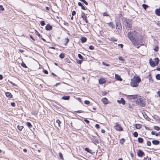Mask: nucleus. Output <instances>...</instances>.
Wrapping results in <instances>:
<instances>
[{
  "label": "nucleus",
  "instance_id": "9d476101",
  "mask_svg": "<svg viewBox=\"0 0 160 160\" xmlns=\"http://www.w3.org/2000/svg\"><path fill=\"white\" fill-rule=\"evenodd\" d=\"M117 102L119 103H122L123 105H124L125 104V101L122 98H121L120 100H117Z\"/></svg>",
  "mask_w": 160,
  "mask_h": 160
},
{
  "label": "nucleus",
  "instance_id": "c9c22d12",
  "mask_svg": "<svg viewBox=\"0 0 160 160\" xmlns=\"http://www.w3.org/2000/svg\"><path fill=\"white\" fill-rule=\"evenodd\" d=\"M21 65L23 67L25 68H27V66L26 65L25 63L23 62H22V63H21Z\"/></svg>",
  "mask_w": 160,
  "mask_h": 160
},
{
  "label": "nucleus",
  "instance_id": "09e8293b",
  "mask_svg": "<svg viewBox=\"0 0 160 160\" xmlns=\"http://www.w3.org/2000/svg\"><path fill=\"white\" fill-rule=\"evenodd\" d=\"M82 2H83L85 3V4L86 5H88V3L85 0H80Z\"/></svg>",
  "mask_w": 160,
  "mask_h": 160
},
{
  "label": "nucleus",
  "instance_id": "1a4fd4ad",
  "mask_svg": "<svg viewBox=\"0 0 160 160\" xmlns=\"http://www.w3.org/2000/svg\"><path fill=\"white\" fill-rule=\"evenodd\" d=\"M127 98L128 99H129V100H132V99H134L136 98H137V96L136 95H127Z\"/></svg>",
  "mask_w": 160,
  "mask_h": 160
},
{
  "label": "nucleus",
  "instance_id": "72a5a7b5",
  "mask_svg": "<svg viewBox=\"0 0 160 160\" xmlns=\"http://www.w3.org/2000/svg\"><path fill=\"white\" fill-rule=\"evenodd\" d=\"M78 57L79 58V59H80L81 60H83V58L81 54H78Z\"/></svg>",
  "mask_w": 160,
  "mask_h": 160
},
{
  "label": "nucleus",
  "instance_id": "2f4dec72",
  "mask_svg": "<svg viewBox=\"0 0 160 160\" xmlns=\"http://www.w3.org/2000/svg\"><path fill=\"white\" fill-rule=\"evenodd\" d=\"M65 57V55L64 53H61L59 55V58L61 59Z\"/></svg>",
  "mask_w": 160,
  "mask_h": 160
},
{
  "label": "nucleus",
  "instance_id": "f3484780",
  "mask_svg": "<svg viewBox=\"0 0 160 160\" xmlns=\"http://www.w3.org/2000/svg\"><path fill=\"white\" fill-rule=\"evenodd\" d=\"M106 82L105 80L103 79H100L99 80V83L100 84H102L105 83Z\"/></svg>",
  "mask_w": 160,
  "mask_h": 160
},
{
  "label": "nucleus",
  "instance_id": "0e129e2a",
  "mask_svg": "<svg viewBox=\"0 0 160 160\" xmlns=\"http://www.w3.org/2000/svg\"><path fill=\"white\" fill-rule=\"evenodd\" d=\"M85 16H86V15H85V13H84L83 12H82L81 13V18H83Z\"/></svg>",
  "mask_w": 160,
  "mask_h": 160
},
{
  "label": "nucleus",
  "instance_id": "20e7f679",
  "mask_svg": "<svg viewBox=\"0 0 160 160\" xmlns=\"http://www.w3.org/2000/svg\"><path fill=\"white\" fill-rule=\"evenodd\" d=\"M137 101H136V103L142 107H144L145 106L146 104L145 100L140 96L139 98H137Z\"/></svg>",
  "mask_w": 160,
  "mask_h": 160
},
{
  "label": "nucleus",
  "instance_id": "423d86ee",
  "mask_svg": "<svg viewBox=\"0 0 160 160\" xmlns=\"http://www.w3.org/2000/svg\"><path fill=\"white\" fill-rule=\"evenodd\" d=\"M116 29L119 30L120 31H121L122 30V28L121 23L119 21H118L116 22Z\"/></svg>",
  "mask_w": 160,
  "mask_h": 160
},
{
  "label": "nucleus",
  "instance_id": "bb28decb",
  "mask_svg": "<svg viewBox=\"0 0 160 160\" xmlns=\"http://www.w3.org/2000/svg\"><path fill=\"white\" fill-rule=\"evenodd\" d=\"M26 125L27 126H28V127L30 128L32 127V125L31 124V123L29 122H26Z\"/></svg>",
  "mask_w": 160,
  "mask_h": 160
},
{
  "label": "nucleus",
  "instance_id": "6e6552de",
  "mask_svg": "<svg viewBox=\"0 0 160 160\" xmlns=\"http://www.w3.org/2000/svg\"><path fill=\"white\" fill-rule=\"evenodd\" d=\"M137 154L138 157H142L143 156L145 155L144 152L141 150H139L137 152Z\"/></svg>",
  "mask_w": 160,
  "mask_h": 160
},
{
  "label": "nucleus",
  "instance_id": "f8f14e48",
  "mask_svg": "<svg viewBox=\"0 0 160 160\" xmlns=\"http://www.w3.org/2000/svg\"><path fill=\"white\" fill-rule=\"evenodd\" d=\"M5 94L7 98H12V95L9 92H5Z\"/></svg>",
  "mask_w": 160,
  "mask_h": 160
},
{
  "label": "nucleus",
  "instance_id": "680f3d73",
  "mask_svg": "<svg viewBox=\"0 0 160 160\" xmlns=\"http://www.w3.org/2000/svg\"><path fill=\"white\" fill-rule=\"evenodd\" d=\"M151 142L149 141H148L147 142V145L148 146H150L151 145Z\"/></svg>",
  "mask_w": 160,
  "mask_h": 160
},
{
  "label": "nucleus",
  "instance_id": "a878e982",
  "mask_svg": "<svg viewBox=\"0 0 160 160\" xmlns=\"http://www.w3.org/2000/svg\"><path fill=\"white\" fill-rule=\"evenodd\" d=\"M119 18H120V19L122 20V21H123V19H123V18H126L125 17H123V16L122 15V14H121V13H120L119 14Z\"/></svg>",
  "mask_w": 160,
  "mask_h": 160
},
{
  "label": "nucleus",
  "instance_id": "c03bdc74",
  "mask_svg": "<svg viewBox=\"0 0 160 160\" xmlns=\"http://www.w3.org/2000/svg\"><path fill=\"white\" fill-rule=\"evenodd\" d=\"M84 103L86 104L89 105L90 104V102L88 100H85L84 101Z\"/></svg>",
  "mask_w": 160,
  "mask_h": 160
},
{
  "label": "nucleus",
  "instance_id": "c85d7f7f",
  "mask_svg": "<svg viewBox=\"0 0 160 160\" xmlns=\"http://www.w3.org/2000/svg\"><path fill=\"white\" fill-rule=\"evenodd\" d=\"M23 126H19V125H18L17 126L18 129L20 131H22V129H23Z\"/></svg>",
  "mask_w": 160,
  "mask_h": 160
},
{
  "label": "nucleus",
  "instance_id": "5fc2aeb1",
  "mask_svg": "<svg viewBox=\"0 0 160 160\" xmlns=\"http://www.w3.org/2000/svg\"><path fill=\"white\" fill-rule=\"evenodd\" d=\"M151 158H148L147 156V157H145L143 160H151Z\"/></svg>",
  "mask_w": 160,
  "mask_h": 160
},
{
  "label": "nucleus",
  "instance_id": "5701e85b",
  "mask_svg": "<svg viewBox=\"0 0 160 160\" xmlns=\"http://www.w3.org/2000/svg\"><path fill=\"white\" fill-rule=\"evenodd\" d=\"M108 39L111 41H113L114 42H117L118 41L117 39H116L114 37H110V38H108Z\"/></svg>",
  "mask_w": 160,
  "mask_h": 160
},
{
  "label": "nucleus",
  "instance_id": "412c9836",
  "mask_svg": "<svg viewBox=\"0 0 160 160\" xmlns=\"http://www.w3.org/2000/svg\"><path fill=\"white\" fill-rule=\"evenodd\" d=\"M70 97L69 96H64L63 97H62V99L64 100H69L70 99Z\"/></svg>",
  "mask_w": 160,
  "mask_h": 160
},
{
  "label": "nucleus",
  "instance_id": "e433bc0d",
  "mask_svg": "<svg viewBox=\"0 0 160 160\" xmlns=\"http://www.w3.org/2000/svg\"><path fill=\"white\" fill-rule=\"evenodd\" d=\"M156 78L157 79L160 80V74H157L156 75Z\"/></svg>",
  "mask_w": 160,
  "mask_h": 160
},
{
  "label": "nucleus",
  "instance_id": "393cba45",
  "mask_svg": "<svg viewBox=\"0 0 160 160\" xmlns=\"http://www.w3.org/2000/svg\"><path fill=\"white\" fill-rule=\"evenodd\" d=\"M138 140L140 143H142L143 142V139L142 138L139 137L138 138Z\"/></svg>",
  "mask_w": 160,
  "mask_h": 160
},
{
  "label": "nucleus",
  "instance_id": "79ce46f5",
  "mask_svg": "<svg viewBox=\"0 0 160 160\" xmlns=\"http://www.w3.org/2000/svg\"><path fill=\"white\" fill-rule=\"evenodd\" d=\"M85 150L88 152H90L91 151V150L89 149V148H86L85 149Z\"/></svg>",
  "mask_w": 160,
  "mask_h": 160
},
{
  "label": "nucleus",
  "instance_id": "39448f33",
  "mask_svg": "<svg viewBox=\"0 0 160 160\" xmlns=\"http://www.w3.org/2000/svg\"><path fill=\"white\" fill-rule=\"evenodd\" d=\"M91 140L93 141V142L95 143H99L98 138V137L94 136L93 135H90L89 137Z\"/></svg>",
  "mask_w": 160,
  "mask_h": 160
},
{
  "label": "nucleus",
  "instance_id": "4c0bfd02",
  "mask_svg": "<svg viewBox=\"0 0 160 160\" xmlns=\"http://www.w3.org/2000/svg\"><path fill=\"white\" fill-rule=\"evenodd\" d=\"M65 41L66 42L64 44L65 45H66L68 43V42L69 41V40L68 38H65Z\"/></svg>",
  "mask_w": 160,
  "mask_h": 160
},
{
  "label": "nucleus",
  "instance_id": "aec40b11",
  "mask_svg": "<svg viewBox=\"0 0 160 160\" xmlns=\"http://www.w3.org/2000/svg\"><path fill=\"white\" fill-rule=\"evenodd\" d=\"M80 40L81 41V42L82 43H84L86 42L87 39L85 37H81Z\"/></svg>",
  "mask_w": 160,
  "mask_h": 160
},
{
  "label": "nucleus",
  "instance_id": "3c124183",
  "mask_svg": "<svg viewBox=\"0 0 160 160\" xmlns=\"http://www.w3.org/2000/svg\"><path fill=\"white\" fill-rule=\"evenodd\" d=\"M75 112H76L77 113H84L85 112L82 111V110H78L77 111H75Z\"/></svg>",
  "mask_w": 160,
  "mask_h": 160
},
{
  "label": "nucleus",
  "instance_id": "f257e3e1",
  "mask_svg": "<svg viewBox=\"0 0 160 160\" xmlns=\"http://www.w3.org/2000/svg\"><path fill=\"white\" fill-rule=\"evenodd\" d=\"M127 36L134 45L140 44V43L142 42V35L139 33L135 31L129 32Z\"/></svg>",
  "mask_w": 160,
  "mask_h": 160
},
{
  "label": "nucleus",
  "instance_id": "2eb2a0df",
  "mask_svg": "<svg viewBox=\"0 0 160 160\" xmlns=\"http://www.w3.org/2000/svg\"><path fill=\"white\" fill-rule=\"evenodd\" d=\"M115 79L117 80L120 81H122V79L121 78L120 76L119 75H118L117 74H115Z\"/></svg>",
  "mask_w": 160,
  "mask_h": 160
},
{
  "label": "nucleus",
  "instance_id": "cd10ccee",
  "mask_svg": "<svg viewBox=\"0 0 160 160\" xmlns=\"http://www.w3.org/2000/svg\"><path fill=\"white\" fill-rule=\"evenodd\" d=\"M142 7L144 9L146 10V9L148 8L149 6L147 4H143L142 5Z\"/></svg>",
  "mask_w": 160,
  "mask_h": 160
},
{
  "label": "nucleus",
  "instance_id": "b1692460",
  "mask_svg": "<svg viewBox=\"0 0 160 160\" xmlns=\"http://www.w3.org/2000/svg\"><path fill=\"white\" fill-rule=\"evenodd\" d=\"M135 127L137 129H140L142 128V125L140 124H135Z\"/></svg>",
  "mask_w": 160,
  "mask_h": 160
},
{
  "label": "nucleus",
  "instance_id": "dca6fc26",
  "mask_svg": "<svg viewBox=\"0 0 160 160\" xmlns=\"http://www.w3.org/2000/svg\"><path fill=\"white\" fill-rule=\"evenodd\" d=\"M152 142L154 145H158L159 144L160 142L158 140H154L152 141Z\"/></svg>",
  "mask_w": 160,
  "mask_h": 160
},
{
  "label": "nucleus",
  "instance_id": "13d9d810",
  "mask_svg": "<svg viewBox=\"0 0 160 160\" xmlns=\"http://www.w3.org/2000/svg\"><path fill=\"white\" fill-rule=\"evenodd\" d=\"M43 72L45 74H48V71L44 69L43 70Z\"/></svg>",
  "mask_w": 160,
  "mask_h": 160
},
{
  "label": "nucleus",
  "instance_id": "7c9ffc66",
  "mask_svg": "<svg viewBox=\"0 0 160 160\" xmlns=\"http://www.w3.org/2000/svg\"><path fill=\"white\" fill-rule=\"evenodd\" d=\"M82 18H83V20L86 23H88V20L87 19V17L86 16Z\"/></svg>",
  "mask_w": 160,
  "mask_h": 160
},
{
  "label": "nucleus",
  "instance_id": "49530a36",
  "mask_svg": "<svg viewBox=\"0 0 160 160\" xmlns=\"http://www.w3.org/2000/svg\"><path fill=\"white\" fill-rule=\"evenodd\" d=\"M146 116H144V118L148 121H150L151 120V118H149L147 115H146Z\"/></svg>",
  "mask_w": 160,
  "mask_h": 160
},
{
  "label": "nucleus",
  "instance_id": "603ef678",
  "mask_svg": "<svg viewBox=\"0 0 160 160\" xmlns=\"http://www.w3.org/2000/svg\"><path fill=\"white\" fill-rule=\"evenodd\" d=\"M89 48L91 50H92L94 49V47L93 46L90 45L89 47Z\"/></svg>",
  "mask_w": 160,
  "mask_h": 160
},
{
  "label": "nucleus",
  "instance_id": "0eeeda50",
  "mask_svg": "<svg viewBox=\"0 0 160 160\" xmlns=\"http://www.w3.org/2000/svg\"><path fill=\"white\" fill-rule=\"evenodd\" d=\"M115 129L117 131H122L123 130V129L121 127L120 125L118 124H117L116 125L114 126Z\"/></svg>",
  "mask_w": 160,
  "mask_h": 160
},
{
  "label": "nucleus",
  "instance_id": "ddd939ff",
  "mask_svg": "<svg viewBox=\"0 0 160 160\" xmlns=\"http://www.w3.org/2000/svg\"><path fill=\"white\" fill-rule=\"evenodd\" d=\"M149 61L150 65L152 67H154L156 66L155 62L151 58H150L149 59Z\"/></svg>",
  "mask_w": 160,
  "mask_h": 160
},
{
  "label": "nucleus",
  "instance_id": "4be33fe9",
  "mask_svg": "<svg viewBox=\"0 0 160 160\" xmlns=\"http://www.w3.org/2000/svg\"><path fill=\"white\" fill-rule=\"evenodd\" d=\"M154 62L155 63V65H158L159 62V60L158 58H156L154 59Z\"/></svg>",
  "mask_w": 160,
  "mask_h": 160
},
{
  "label": "nucleus",
  "instance_id": "a211bd4d",
  "mask_svg": "<svg viewBox=\"0 0 160 160\" xmlns=\"http://www.w3.org/2000/svg\"><path fill=\"white\" fill-rule=\"evenodd\" d=\"M107 24L109 27H111L112 29L114 28L115 27V26L114 24H113L112 22H109V23H108Z\"/></svg>",
  "mask_w": 160,
  "mask_h": 160
},
{
  "label": "nucleus",
  "instance_id": "8fccbe9b",
  "mask_svg": "<svg viewBox=\"0 0 160 160\" xmlns=\"http://www.w3.org/2000/svg\"><path fill=\"white\" fill-rule=\"evenodd\" d=\"M8 82L10 83L11 84H12V85L14 86H16V84L14 83H13L12 82L10 81L9 80H8Z\"/></svg>",
  "mask_w": 160,
  "mask_h": 160
},
{
  "label": "nucleus",
  "instance_id": "69168bd1",
  "mask_svg": "<svg viewBox=\"0 0 160 160\" xmlns=\"http://www.w3.org/2000/svg\"><path fill=\"white\" fill-rule=\"evenodd\" d=\"M84 121L87 124H89L90 122L89 120L85 119L84 120Z\"/></svg>",
  "mask_w": 160,
  "mask_h": 160
},
{
  "label": "nucleus",
  "instance_id": "bf43d9fd",
  "mask_svg": "<svg viewBox=\"0 0 160 160\" xmlns=\"http://www.w3.org/2000/svg\"><path fill=\"white\" fill-rule=\"evenodd\" d=\"M154 50L156 52L158 51V46L156 47L154 49Z\"/></svg>",
  "mask_w": 160,
  "mask_h": 160
},
{
  "label": "nucleus",
  "instance_id": "9b49d317",
  "mask_svg": "<svg viewBox=\"0 0 160 160\" xmlns=\"http://www.w3.org/2000/svg\"><path fill=\"white\" fill-rule=\"evenodd\" d=\"M52 28V27L49 24H47L45 27L46 29L48 31L51 30Z\"/></svg>",
  "mask_w": 160,
  "mask_h": 160
},
{
  "label": "nucleus",
  "instance_id": "f03ea898",
  "mask_svg": "<svg viewBox=\"0 0 160 160\" xmlns=\"http://www.w3.org/2000/svg\"><path fill=\"white\" fill-rule=\"evenodd\" d=\"M123 21H122V24L126 28H130L132 27L133 21L132 19L129 18H123Z\"/></svg>",
  "mask_w": 160,
  "mask_h": 160
},
{
  "label": "nucleus",
  "instance_id": "f704fd0d",
  "mask_svg": "<svg viewBox=\"0 0 160 160\" xmlns=\"http://www.w3.org/2000/svg\"><path fill=\"white\" fill-rule=\"evenodd\" d=\"M59 156L60 157V158H61V159L62 160H63L64 159L63 158V155L61 152H59Z\"/></svg>",
  "mask_w": 160,
  "mask_h": 160
},
{
  "label": "nucleus",
  "instance_id": "4d7b16f0",
  "mask_svg": "<svg viewBox=\"0 0 160 160\" xmlns=\"http://www.w3.org/2000/svg\"><path fill=\"white\" fill-rule=\"evenodd\" d=\"M95 127L97 129H99L100 128V126L98 124H97L95 125Z\"/></svg>",
  "mask_w": 160,
  "mask_h": 160
},
{
  "label": "nucleus",
  "instance_id": "338daca9",
  "mask_svg": "<svg viewBox=\"0 0 160 160\" xmlns=\"http://www.w3.org/2000/svg\"><path fill=\"white\" fill-rule=\"evenodd\" d=\"M102 64L104 65H106L107 66H109V64L108 63H106L105 62H102Z\"/></svg>",
  "mask_w": 160,
  "mask_h": 160
},
{
  "label": "nucleus",
  "instance_id": "7ed1b4c3",
  "mask_svg": "<svg viewBox=\"0 0 160 160\" xmlns=\"http://www.w3.org/2000/svg\"><path fill=\"white\" fill-rule=\"evenodd\" d=\"M141 81V79L139 76L134 77L131 80V85L132 87H137Z\"/></svg>",
  "mask_w": 160,
  "mask_h": 160
},
{
  "label": "nucleus",
  "instance_id": "4468645a",
  "mask_svg": "<svg viewBox=\"0 0 160 160\" xmlns=\"http://www.w3.org/2000/svg\"><path fill=\"white\" fill-rule=\"evenodd\" d=\"M102 102L105 104L108 103V100L106 98H103L102 99Z\"/></svg>",
  "mask_w": 160,
  "mask_h": 160
},
{
  "label": "nucleus",
  "instance_id": "864d4df0",
  "mask_svg": "<svg viewBox=\"0 0 160 160\" xmlns=\"http://www.w3.org/2000/svg\"><path fill=\"white\" fill-rule=\"evenodd\" d=\"M4 10V8L3 7V6L2 5H0V10L3 11Z\"/></svg>",
  "mask_w": 160,
  "mask_h": 160
},
{
  "label": "nucleus",
  "instance_id": "37998d69",
  "mask_svg": "<svg viewBox=\"0 0 160 160\" xmlns=\"http://www.w3.org/2000/svg\"><path fill=\"white\" fill-rule=\"evenodd\" d=\"M133 136L135 137H137L138 136V134L137 132H135L133 133Z\"/></svg>",
  "mask_w": 160,
  "mask_h": 160
},
{
  "label": "nucleus",
  "instance_id": "6e6d98bb",
  "mask_svg": "<svg viewBox=\"0 0 160 160\" xmlns=\"http://www.w3.org/2000/svg\"><path fill=\"white\" fill-rule=\"evenodd\" d=\"M148 78L150 80H152V79L151 77V74H149L148 76Z\"/></svg>",
  "mask_w": 160,
  "mask_h": 160
},
{
  "label": "nucleus",
  "instance_id": "a19ab883",
  "mask_svg": "<svg viewBox=\"0 0 160 160\" xmlns=\"http://www.w3.org/2000/svg\"><path fill=\"white\" fill-rule=\"evenodd\" d=\"M82 60H79V59H78V60H77L76 61H77V62L78 64H80L82 62Z\"/></svg>",
  "mask_w": 160,
  "mask_h": 160
},
{
  "label": "nucleus",
  "instance_id": "052dcab7",
  "mask_svg": "<svg viewBox=\"0 0 160 160\" xmlns=\"http://www.w3.org/2000/svg\"><path fill=\"white\" fill-rule=\"evenodd\" d=\"M11 105L12 106L15 107L16 106V104L15 102H12L11 103Z\"/></svg>",
  "mask_w": 160,
  "mask_h": 160
},
{
  "label": "nucleus",
  "instance_id": "a18cd8bd",
  "mask_svg": "<svg viewBox=\"0 0 160 160\" xmlns=\"http://www.w3.org/2000/svg\"><path fill=\"white\" fill-rule=\"evenodd\" d=\"M40 23L41 25L42 26H44L45 25V23L44 21H41L40 22Z\"/></svg>",
  "mask_w": 160,
  "mask_h": 160
},
{
  "label": "nucleus",
  "instance_id": "774afa93",
  "mask_svg": "<svg viewBox=\"0 0 160 160\" xmlns=\"http://www.w3.org/2000/svg\"><path fill=\"white\" fill-rule=\"evenodd\" d=\"M76 12L75 11H73L72 12V16L75 15L76 14Z\"/></svg>",
  "mask_w": 160,
  "mask_h": 160
},
{
  "label": "nucleus",
  "instance_id": "de8ad7c7",
  "mask_svg": "<svg viewBox=\"0 0 160 160\" xmlns=\"http://www.w3.org/2000/svg\"><path fill=\"white\" fill-rule=\"evenodd\" d=\"M118 59L119 60H120L122 61H125V59L123 58H122L121 57H118Z\"/></svg>",
  "mask_w": 160,
  "mask_h": 160
},
{
  "label": "nucleus",
  "instance_id": "e2e57ef3",
  "mask_svg": "<svg viewBox=\"0 0 160 160\" xmlns=\"http://www.w3.org/2000/svg\"><path fill=\"white\" fill-rule=\"evenodd\" d=\"M65 60L66 61V62H67L68 63H70V61L69 60V59H68V58H66L65 59Z\"/></svg>",
  "mask_w": 160,
  "mask_h": 160
},
{
  "label": "nucleus",
  "instance_id": "58836bf2",
  "mask_svg": "<svg viewBox=\"0 0 160 160\" xmlns=\"http://www.w3.org/2000/svg\"><path fill=\"white\" fill-rule=\"evenodd\" d=\"M154 128L157 131H159L160 130V128L158 126H154Z\"/></svg>",
  "mask_w": 160,
  "mask_h": 160
},
{
  "label": "nucleus",
  "instance_id": "c756f323",
  "mask_svg": "<svg viewBox=\"0 0 160 160\" xmlns=\"http://www.w3.org/2000/svg\"><path fill=\"white\" fill-rule=\"evenodd\" d=\"M56 122L58 124V126L59 127H60V124L61 123V122L59 119H57L56 121Z\"/></svg>",
  "mask_w": 160,
  "mask_h": 160
},
{
  "label": "nucleus",
  "instance_id": "473e14b6",
  "mask_svg": "<svg viewBox=\"0 0 160 160\" xmlns=\"http://www.w3.org/2000/svg\"><path fill=\"white\" fill-rule=\"evenodd\" d=\"M125 140L124 138H122L120 140V143L122 144H123L125 142Z\"/></svg>",
  "mask_w": 160,
  "mask_h": 160
},
{
  "label": "nucleus",
  "instance_id": "6ab92c4d",
  "mask_svg": "<svg viewBox=\"0 0 160 160\" xmlns=\"http://www.w3.org/2000/svg\"><path fill=\"white\" fill-rule=\"evenodd\" d=\"M156 14L158 16H160V8L159 9H156L155 11Z\"/></svg>",
  "mask_w": 160,
  "mask_h": 160
},
{
  "label": "nucleus",
  "instance_id": "ea45409f",
  "mask_svg": "<svg viewBox=\"0 0 160 160\" xmlns=\"http://www.w3.org/2000/svg\"><path fill=\"white\" fill-rule=\"evenodd\" d=\"M35 33L36 35L38 36L39 38H42V36L40 35V33L36 30Z\"/></svg>",
  "mask_w": 160,
  "mask_h": 160
}]
</instances>
